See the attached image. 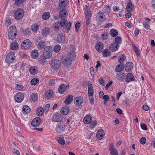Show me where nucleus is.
I'll use <instances>...</instances> for the list:
<instances>
[{"instance_id":"obj_1","label":"nucleus","mask_w":155,"mask_h":155,"mask_svg":"<svg viewBox=\"0 0 155 155\" xmlns=\"http://www.w3.org/2000/svg\"><path fill=\"white\" fill-rule=\"evenodd\" d=\"M75 58L74 53L72 52H69L68 54V56L63 57L62 60V64L65 66H70L71 64L72 61Z\"/></svg>"},{"instance_id":"obj_2","label":"nucleus","mask_w":155,"mask_h":155,"mask_svg":"<svg viewBox=\"0 0 155 155\" xmlns=\"http://www.w3.org/2000/svg\"><path fill=\"white\" fill-rule=\"evenodd\" d=\"M17 31L16 27L14 26H11L9 28L8 34L9 38L11 39H14L17 35Z\"/></svg>"},{"instance_id":"obj_3","label":"nucleus","mask_w":155,"mask_h":155,"mask_svg":"<svg viewBox=\"0 0 155 155\" xmlns=\"http://www.w3.org/2000/svg\"><path fill=\"white\" fill-rule=\"evenodd\" d=\"M85 14L86 21V25H88L90 22V19L91 17V13L90 9L88 8L87 5H85L84 6Z\"/></svg>"},{"instance_id":"obj_4","label":"nucleus","mask_w":155,"mask_h":155,"mask_svg":"<svg viewBox=\"0 0 155 155\" xmlns=\"http://www.w3.org/2000/svg\"><path fill=\"white\" fill-rule=\"evenodd\" d=\"M52 48L50 46H48L45 48L44 50L43 55L45 58L49 59L52 56Z\"/></svg>"},{"instance_id":"obj_5","label":"nucleus","mask_w":155,"mask_h":155,"mask_svg":"<svg viewBox=\"0 0 155 155\" xmlns=\"http://www.w3.org/2000/svg\"><path fill=\"white\" fill-rule=\"evenodd\" d=\"M24 15V12L22 9H18L15 12L14 17L17 20H20L22 19Z\"/></svg>"},{"instance_id":"obj_6","label":"nucleus","mask_w":155,"mask_h":155,"mask_svg":"<svg viewBox=\"0 0 155 155\" xmlns=\"http://www.w3.org/2000/svg\"><path fill=\"white\" fill-rule=\"evenodd\" d=\"M66 126L64 123L62 122L57 123L55 130L58 133L64 132Z\"/></svg>"},{"instance_id":"obj_7","label":"nucleus","mask_w":155,"mask_h":155,"mask_svg":"<svg viewBox=\"0 0 155 155\" xmlns=\"http://www.w3.org/2000/svg\"><path fill=\"white\" fill-rule=\"evenodd\" d=\"M61 63L60 60L58 59H54L52 60L51 62V67L54 69H57L60 67Z\"/></svg>"},{"instance_id":"obj_8","label":"nucleus","mask_w":155,"mask_h":155,"mask_svg":"<svg viewBox=\"0 0 155 155\" xmlns=\"http://www.w3.org/2000/svg\"><path fill=\"white\" fill-rule=\"evenodd\" d=\"M15 58V53L11 52L7 55L5 58V61L8 63L10 64L14 61Z\"/></svg>"},{"instance_id":"obj_9","label":"nucleus","mask_w":155,"mask_h":155,"mask_svg":"<svg viewBox=\"0 0 155 155\" xmlns=\"http://www.w3.org/2000/svg\"><path fill=\"white\" fill-rule=\"evenodd\" d=\"M31 43L30 40L27 39L25 40L22 42L21 46L22 49L26 50L30 48L31 45Z\"/></svg>"},{"instance_id":"obj_10","label":"nucleus","mask_w":155,"mask_h":155,"mask_svg":"<svg viewBox=\"0 0 155 155\" xmlns=\"http://www.w3.org/2000/svg\"><path fill=\"white\" fill-rule=\"evenodd\" d=\"M41 39V36L38 37L37 39V40L38 41L37 45V48L38 49L40 50L43 49L45 46V41Z\"/></svg>"},{"instance_id":"obj_11","label":"nucleus","mask_w":155,"mask_h":155,"mask_svg":"<svg viewBox=\"0 0 155 155\" xmlns=\"http://www.w3.org/2000/svg\"><path fill=\"white\" fill-rule=\"evenodd\" d=\"M14 98L16 102L19 103H21L24 99V96L22 93L18 92L15 95Z\"/></svg>"},{"instance_id":"obj_12","label":"nucleus","mask_w":155,"mask_h":155,"mask_svg":"<svg viewBox=\"0 0 155 155\" xmlns=\"http://www.w3.org/2000/svg\"><path fill=\"white\" fill-rule=\"evenodd\" d=\"M63 116L60 113H56L54 114L52 117V121L54 122H61L62 120Z\"/></svg>"},{"instance_id":"obj_13","label":"nucleus","mask_w":155,"mask_h":155,"mask_svg":"<svg viewBox=\"0 0 155 155\" xmlns=\"http://www.w3.org/2000/svg\"><path fill=\"white\" fill-rule=\"evenodd\" d=\"M57 40L58 43L61 44L64 43L66 41V38L65 36L62 34L58 35Z\"/></svg>"},{"instance_id":"obj_14","label":"nucleus","mask_w":155,"mask_h":155,"mask_svg":"<svg viewBox=\"0 0 155 155\" xmlns=\"http://www.w3.org/2000/svg\"><path fill=\"white\" fill-rule=\"evenodd\" d=\"M109 149L111 155H118L117 150L114 147L113 143H111L110 145Z\"/></svg>"},{"instance_id":"obj_15","label":"nucleus","mask_w":155,"mask_h":155,"mask_svg":"<svg viewBox=\"0 0 155 155\" xmlns=\"http://www.w3.org/2000/svg\"><path fill=\"white\" fill-rule=\"evenodd\" d=\"M68 3V0H59L58 6L61 9L65 8Z\"/></svg>"},{"instance_id":"obj_16","label":"nucleus","mask_w":155,"mask_h":155,"mask_svg":"<svg viewBox=\"0 0 155 155\" xmlns=\"http://www.w3.org/2000/svg\"><path fill=\"white\" fill-rule=\"evenodd\" d=\"M41 120L39 117L35 118L32 121L31 125L33 127L38 126L41 123Z\"/></svg>"},{"instance_id":"obj_17","label":"nucleus","mask_w":155,"mask_h":155,"mask_svg":"<svg viewBox=\"0 0 155 155\" xmlns=\"http://www.w3.org/2000/svg\"><path fill=\"white\" fill-rule=\"evenodd\" d=\"M83 98L81 96L77 97L74 100V103L76 106L77 107L81 106L83 103Z\"/></svg>"},{"instance_id":"obj_18","label":"nucleus","mask_w":155,"mask_h":155,"mask_svg":"<svg viewBox=\"0 0 155 155\" xmlns=\"http://www.w3.org/2000/svg\"><path fill=\"white\" fill-rule=\"evenodd\" d=\"M134 64L131 62L127 63L125 66V71L127 72H130L133 68Z\"/></svg>"},{"instance_id":"obj_19","label":"nucleus","mask_w":155,"mask_h":155,"mask_svg":"<svg viewBox=\"0 0 155 155\" xmlns=\"http://www.w3.org/2000/svg\"><path fill=\"white\" fill-rule=\"evenodd\" d=\"M104 130L103 129H100L97 132L96 137L98 139L101 140L104 137Z\"/></svg>"},{"instance_id":"obj_20","label":"nucleus","mask_w":155,"mask_h":155,"mask_svg":"<svg viewBox=\"0 0 155 155\" xmlns=\"http://www.w3.org/2000/svg\"><path fill=\"white\" fill-rule=\"evenodd\" d=\"M88 96L89 97H90V96H93L94 95L93 87L90 82H88Z\"/></svg>"},{"instance_id":"obj_21","label":"nucleus","mask_w":155,"mask_h":155,"mask_svg":"<svg viewBox=\"0 0 155 155\" xmlns=\"http://www.w3.org/2000/svg\"><path fill=\"white\" fill-rule=\"evenodd\" d=\"M68 14V13L66 10L64 9L60 11L59 13V16L61 18L63 19L67 17Z\"/></svg>"},{"instance_id":"obj_22","label":"nucleus","mask_w":155,"mask_h":155,"mask_svg":"<svg viewBox=\"0 0 155 155\" xmlns=\"http://www.w3.org/2000/svg\"><path fill=\"white\" fill-rule=\"evenodd\" d=\"M135 78L133 75L131 73H128L127 75L125 78V81L127 82L134 81Z\"/></svg>"},{"instance_id":"obj_23","label":"nucleus","mask_w":155,"mask_h":155,"mask_svg":"<svg viewBox=\"0 0 155 155\" xmlns=\"http://www.w3.org/2000/svg\"><path fill=\"white\" fill-rule=\"evenodd\" d=\"M67 89V85L64 84L60 85L58 88L59 92L61 94H64Z\"/></svg>"},{"instance_id":"obj_24","label":"nucleus","mask_w":155,"mask_h":155,"mask_svg":"<svg viewBox=\"0 0 155 155\" xmlns=\"http://www.w3.org/2000/svg\"><path fill=\"white\" fill-rule=\"evenodd\" d=\"M70 112V109L67 106L63 107L61 109V112L63 115L68 114Z\"/></svg>"},{"instance_id":"obj_25","label":"nucleus","mask_w":155,"mask_h":155,"mask_svg":"<svg viewBox=\"0 0 155 155\" xmlns=\"http://www.w3.org/2000/svg\"><path fill=\"white\" fill-rule=\"evenodd\" d=\"M125 74L123 73H118L116 74V78L119 81L122 82L124 79Z\"/></svg>"},{"instance_id":"obj_26","label":"nucleus","mask_w":155,"mask_h":155,"mask_svg":"<svg viewBox=\"0 0 155 155\" xmlns=\"http://www.w3.org/2000/svg\"><path fill=\"white\" fill-rule=\"evenodd\" d=\"M124 64L123 63H120L118 64L116 67L115 71L117 72L120 73L124 70Z\"/></svg>"},{"instance_id":"obj_27","label":"nucleus","mask_w":155,"mask_h":155,"mask_svg":"<svg viewBox=\"0 0 155 155\" xmlns=\"http://www.w3.org/2000/svg\"><path fill=\"white\" fill-rule=\"evenodd\" d=\"M96 50L99 52L102 51L104 48V45L101 42L97 43L95 46Z\"/></svg>"},{"instance_id":"obj_28","label":"nucleus","mask_w":155,"mask_h":155,"mask_svg":"<svg viewBox=\"0 0 155 155\" xmlns=\"http://www.w3.org/2000/svg\"><path fill=\"white\" fill-rule=\"evenodd\" d=\"M119 46L116 43H113L111 44L109 48L110 50L112 52H114L118 50Z\"/></svg>"},{"instance_id":"obj_29","label":"nucleus","mask_w":155,"mask_h":155,"mask_svg":"<svg viewBox=\"0 0 155 155\" xmlns=\"http://www.w3.org/2000/svg\"><path fill=\"white\" fill-rule=\"evenodd\" d=\"M39 56L38 52L37 50L35 49L33 50L31 52V56L33 59H36Z\"/></svg>"},{"instance_id":"obj_30","label":"nucleus","mask_w":155,"mask_h":155,"mask_svg":"<svg viewBox=\"0 0 155 155\" xmlns=\"http://www.w3.org/2000/svg\"><path fill=\"white\" fill-rule=\"evenodd\" d=\"M83 121L85 124H89L91 122L92 117L90 115H87L84 117Z\"/></svg>"},{"instance_id":"obj_31","label":"nucleus","mask_w":155,"mask_h":155,"mask_svg":"<svg viewBox=\"0 0 155 155\" xmlns=\"http://www.w3.org/2000/svg\"><path fill=\"white\" fill-rule=\"evenodd\" d=\"M73 96L72 95H69L65 99L64 104L66 105H68L70 104L72 101Z\"/></svg>"},{"instance_id":"obj_32","label":"nucleus","mask_w":155,"mask_h":155,"mask_svg":"<svg viewBox=\"0 0 155 155\" xmlns=\"http://www.w3.org/2000/svg\"><path fill=\"white\" fill-rule=\"evenodd\" d=\"M53 95V91L51 90H48L46 91L45 94L46 98L48 99L51 98Z\"/></svg>"},{"instance_id":"obj_33","label":"nucleus","mask_w":155,"mask_h":155,"mask_svg":"<svg viewBox=\"0 0 155 155\" xmlns=\"http://www.w3.org/2000/svg\"><path fill=\"white\" fill-rule=\"evenodd\" d=\"M47 59L44 55H41L39 57L38 61L40 64L43 65L46 62Z\"/></svg>"},{"instance_id":"obj_34","label":"nucleus","mask_w":155,"mask_h":155,"mask_svg":"<svg viewBox=\"0 0 155 155\" xmlns=\"http://www.w3.org/2000/svg\"><path fill=\"white\" fill-rule=\"evenodd\" d=\"M61 24L59 21H57L54 23L53 26L54 30L56 31L61 29Z\"/></svg>"},{"instance_id":"obj_35","label":"nucleus","mask_w":155,"mask_h":155,"mask_svg":"<svg viewBox=\"0 0 155 155\" xmlns=\"http://www.w3.org/2000/svg\"><path fill=\"white\" fill-rule=\"evenodd\" d=\"M56 140L59 144L62 145L65 144L64 138L62 136H60L59 137H57L56 138Z\"/></svg>"},{"instance_id":"obj_36","label":"nucleus","mask_w":155,"mask_h":155,"mask_svg":"<svg viewBox=\"0 0 155 155\" xmlns=\"http://www.w3.org/2000/svg\"><path fill=\"white\" fill-rule=\"evenodd\" d=\"M98 18L100 22L101 23L103 21L104 18V13L101 11H99L97 13Z\"/></svg>"},{"instance_id":"obj_37","label":"nucleus","mask_w":155,"mask_h":155,"mask_svg":"<svg viewBox=\"0 0 155 155\" xmlns=\"http://www.w3.org/2000/svg\"><path fill=\"white\" fill-rule=\"evenodd\" d=\"M134 5L131 2H129L127 4L126 9L128 12H131L134 8Z\"/></svg>"},{"instance_id":"obj_38","label":"nucleus","mask_w":155,"mask_h":155,"mask_svg":"<svg viewBox=\"0 0 155 155\" xmlns=\"http://www.w3.org/2000/svg\"><path fill=\"white\" fill-rule=\"evenodd\" d=\"M44 109L42 107H40L37 109L36 114L39 116H42L43 114Z\"/></svg>"},{"instance_id":"obj_39","label":"nucleus","mask_w":155,"mask_h":155,"mask_svg":"<svg viewBox=\"0 0 155 155\" xmlns=\"http://www.w3.org/2000/svg\"><path fill=\"white\" fill-rule=\"evenodd\" d=\"M50 31V29L48 27H46L42 30L41 33L43 35L46 36L48 35Z\"/></svg>"},{"instance_id":"obj_40","label":"nucleus","mask_w":155,"mask_h":155,"mask_svg":"<svg viewBox=\"0 0 155 155\" xmlns=\"http://www.w3.org/2000/svg\"><path fill=\"white\" fill-rule=\"evenodd\" d=\"M18 44L17 42H13L10 45V48L14 50H16L18 48Z\"/></svg>"},{"instance_id":"obj_41","label":"nucleus","mask_w":155,"mask_h":155,"mask_svg":"<svg viewBox=\"0 0 155 155\" xmlns=\"http://www.w3.org/2000/svg\"><path fill=\"white\" fill-rule=\"evenodd\" d=\"M30 111V108L28 105H25L23 106L22 108V112L23 113L27 114L29 113Z\"/></svg>"},{"instance_id":"obj_42","label":"nucleus","mask_w":155,"mask_h":155,"mask_svg":"<svg viewBox=\"0 0 155 155\" xmlns=\"http://www.w3.org/2000/svg\"><path fill=\"white\" fill-rule=\"evenodd\" d=\"M30 98L31 101L33 102H35L37 100L38 98V96L37 94L32 93L30 96Z\"/></svg>"},{"instance_id":"obj_43","label":"nucleus","mask_w":155,"mask_h":155,"mask_svg":"<svg viewBox=\"0 0 155 155\" xmlns=\"http://www.w3.org/2000/svg\"><path fill=\"white\" fill-rule=\"evenodd\" d=\"M110 34L112 37H114L118 35V32L116 30L112 29L110 31Z\"/></svg>"},{"instance_id":"obj_44","label":"nucleus","mask_w":155,"mask_h":155,"mask_svg":"<svg viewBox=\"0 0 155 155\" xmlns=\"http://www.w3.org/2000/svg\"><path fill=\"white\" fill-rule=\"evenodd\" d=\"M50 16V14L49 12H45L42 15V18L43 20H46L48 19Z\"/></svg>"},{"instance_id":"obj_45","label":"nucleus","mask_w":155,"mask_h":155,"mask_svg":"<svg viewBox=\"0 0 155 155\" xmlns=\"http://www.w3.org/2000/svg\"><path fill=\"white\" fill-rule=\"evenodd\" d=\"M103 56L107 57L108 56H110L111 55V52L107 49H104L102 52Z\"/></svg>"},{"instance_id":"obj_46","label":"nucleus","mask_w":155,"mask_h":155,"mask_svg":"<svg viewBox=\"0 0 155 155\" xmlns=\"http://www.w3.org/2000/svg\"><path fill=\"white\" fill-rule=\"evenodd\" d=\"M115 43H116L117 45H119L120 44L122 43V38L120 36L116 37L115 38Z\"/></svg>"},{"instance_id":"obj_47","label":"nucleus","mask_w":155,"mask_h":155,"mask_svg":"<svg viewBox=\"0 0 155 155\" xmlns=\"http://www.w3.org/2000/svg\"><path fill=\"white\" fill-rule=\"evenodd\" d=\"M29 71L31 74L34 75L37 71V70L36 69V68L35 67H31L29 69Z\"/></svg>"},{"instance_id":"obj_48","label":"nucleus","mask_w":155,"mask_h":155,"mask_svg":"<svg viewBox=\"0 0 155 155\" xmlns=\"http://www.w3.org/2000/svg\"><path fill=\"white\" fill-rule=\"evenodd\" d=\"M61 48V46L57 44L54 46L53 51L55 53H58L60 51Z\"/></svg>"},{"instance_id":"obj_49","label":"nucleus","mask_w":155,"mask_h":155,"mask_svg":"<svg viewBox=\"0 0 155 155\" xmlns=\"http://www.w3.org/2000/svg\"><path fill=\"white\" fill-rule=\"evenodd\" d=\"M125 59V56L124 54H121L118 57V61L119 63H121L124 61Z\"/></svg>"},{"instance_id":"obj_50","label":"nucleus","mask_w":155,"mask_h":155,"mask_svg":"<svg viewBox=\"0 0 155 155\" xmlns=\"http://www.w3.org/2000/svg\"><path fill=\"white\" fill-rule=\"evenodd\" d=\"M39 28V26L38 24H35L31 26V29L34 31H36Z\"/></svg>"},{"instance_id":"obj_51","label":"nucleus","mask_w":155,"mask_h":155,"mask_svg":"<svg viewBox=\"0 0 155 155\" xmlns=\"http://www.w3.org/2000/svg\"><path fill=\"white\" fill-rule=\"evenodd\" d=\"M39 82V80L36 78H34L31 80V84L32 85H36Z\"/></svg>"},{"instance_id":"obj_52","label":"nucleus","mask_w":155,"mask_h":155,"mask_svg":"<svg viewBox=\"0 0 155 155\" xmlns=\"http://www.w3.org/2000/svg\"><path fill=\"white\" fill-rule=\"evenodd\" d=\"M62 20L60 22L61 23V26L62 28L64 27L65 24H66L68 22L67 20L66 19H62Z\"/></svg>"},{"instance_id":"obj_53","label":"nucleus","mask_w":155,"mask_h":155,"mask_svg":"<svg viewBox=\"0 0 155 155\" xmlns=\"http://www.w3.org/2000/svg\"><path fill=\"white\" fill-rule=\"evenodd\" d=\"M15 4L17 6H18L22 4L25 1V0H15Z\"/></svg>"},{"instance_id":"obj_54","label":"nucleus","mask_w":155,"mask_h":155,"mask_svg":"<svg viewBox=\"0 0 155 155\" xmlns=\"http://www.w3.org/2000/svg\"><path fill=\"white\" fill-rule=\"evenodd\" d=\"M71 25V21L69 22L66 26L65 30L67 33H68Z\"/></svg>"},{"instance_id":"obj_55","label":"nucleus","mask_w":155,"mask_h":155,"mask_svg":"<svg viewBox=\"0 0 155 155\" xmlns=\"http://www.w3.org/2000/svg\"><path fill=\"white\" fill-rule=\"evenodd\" d=\"M143 25L144 28L146 29L147 30L150 29V26L148 24V23L143 21Z\"/></svg>"},{"instance_id":"obj_56","label":"nucleus","mask_w":155,"mask_h":155,"mask_svg":"<svg viewBox=\"0 0 155 155\" xmlns=\"http://www.w3.org/2000/svg\"><path fill=\"white\" fill-rule=\"evenodd\" d=\"M108 34L107 32H105L103 33L101 35L103 39L104 40H106L108 38Z\"/></svg>"},{"instance_id":"obj_57","label":"nucleus","mask_w":155,"mask_h":155,"mask_svg":"<svg viewBox=\"0 0 155 155\" xmlns=\"http://www.w3.org/2000/svg\"><path fill=\"white\" fill-rule=\"evenodd\" d=\"M132 47L133 49L135 51V52L136 53V54L139 56L140 55V53L139 52V51H138V50L137 47L135 45H132Z\"/></svg>"},{"instance_id":"obj_58","label":"nucleus","mask_w":155,"mask_h":155,"mask_svg":"<svg viewBox=\"0 0 155 155\" xmlns=\"http://www.w3.org/2000/svg\"><path fill=\"white\" fill-rule=\"evenodd\" d=\"M16 86L15 87L16 89L18 90L21 91L23 88V86L22 85L20 84H16Z\"/></svg>"},{"instance_id":"obj_59","label":"nucleus","mask_w":155,"mask_h":155,"mask_svg":"<svg viewBox=\"0 0 155 155\" xmlns=\"http://www.w3.org/2000/svg\"><path fill=\"white\" fill-rule=\"evenodd\" d=\"M146 141V138L144 137H143L140 140V142L141 144L143 145L145 143Z\"/></svg>"},{"instance_id":"obj_60","label":"nucleus","mask_w":155,"mask_h":155,"mask_svg":"<svg viewBox=\"0 0 155 155\" xmlns=\"http://www.w3.org/2000/svg\"><path fill=\"white\" fill-rule=\"evenodd\" d=\"M97 124V122L95 121L93 122L90 126L89 127L90 129H93L94 127H95Z\"/></svg>"},{"instance_id":"obj_61","label":"nucleus","mask_w":155,"mask_h":155,"mask_svg":"<svg viewBox=\"0 0 155 155\" xmlns=\"http://www.w3.org/2000/svg\"><path fill=\"white\" fill-rule=\"evenodd\" d=\"M93 134V133L92 132H91V131H88L86 134V137L88 139H89L90 138Z\"/></svg>"},{"instance_id":"obj_62","label":"nucleus","mask_w":155,"mask_h":155,"mask_svg":"<svg viewBox=\"0 0 155 155\" xmlns=\"http://www.w3.org/2000/svg\"><path fill=\"white\" fill-rule=\"evenodd\" d=\"M113 84V81H110L106 84L105 88L106 89H107L109 87Z\"/></svg>"},{"instance_id":"obj_63","label":"nucleus","mask_w":155,"mask_h":155,"mask_svg":"<svg viewBox=\"0 0 155 155\" xmlns=\"http://www.w3.org/2000/svg\"><path fill=\"white\" fill-rule=\"evenodd\" d=\"M11 20L9 18H6V24L8 26H9L11 24Z\"/></svg>"},{"instance_id":"obj_64","label":"nucleus","mask_w":155,"mask_h":155,"mask_svg":"<svg viewBox=\"0 0 155 155\" xmlns=\"http://www.w3.org/2000/svg\"><path fill=\"white\" fill-rule=\"evenodd\" d=\"M140 126L141 128L143 130H147V127L146 125L145 124H141L140 125Z\"/></svg>"}]
</instances>
